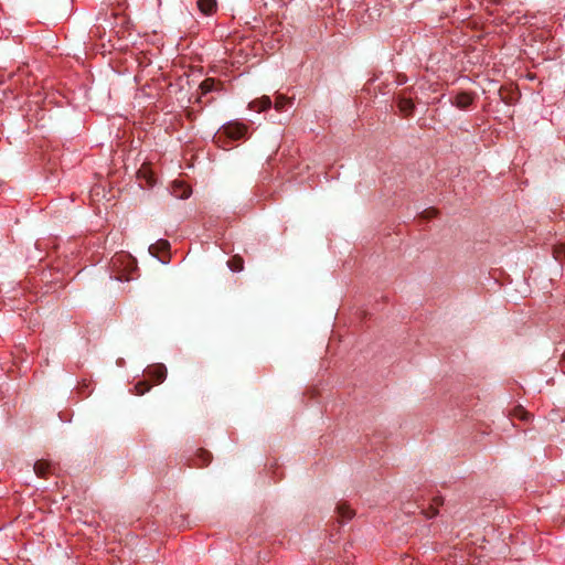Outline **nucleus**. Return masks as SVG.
<instances>
[{
	"label": "nucleus",
	"instance_id": "1a4fd4ad",
	"mask_svg": "<svg viewBox=\"0 0 565 565\" xmlns=\"http://www.w3.org/2000/svg\"><path fill=\"white\" fill-rule=\"evenodd\" d=\"M170 248V243L167 239L160 238L149 246V253L157 255L158 253L167 252Z\"/></svg>",
	"mask_w": 565,
	"mask_h": 565
},
{
	"label": "nucleus",
	"instance_id": "aec40b11",
	"mask_svg": "<svg viewBox=\"0 0 565 565\" xmlns=\"http://www.w3.org/2000/svg\"><path fill=\"white\" fill-rule=\"evenodd\" d=\"M230 267H231L232 271H239L243 268L242 265H239V267H234L232 264H230Z\"/></svg>",
	"mask_w": 565,
	"mask_h": 565
},
{
	"label": "nucleus",
	"instance_id": "0eeeda50",
	"mask_svg": "<svg viewBox=\"0 0 565 565\" xmlns=\"http://www.w3.org/2000/svg\"><path fill=\"white\" fill-rule=\"evenodd\" d=\"M216 0H198V8L205 15L213 14L216 10Z\"/></svg>",
	"mask_w": 565,
	"mask_h": 565
},
{
	"label": "nucleus",
	"instance_id": "6e6552de",
	"mask_svg": "<svg viewBox=\"0 0 565 565\" xmlns=\"http://www.w3.org/2000/svg\"><path fill=\"white\" fill-rule=\"evenodd\" d=\"M173 195L179 199H188L191 195V189L182 182H173Z\"/></svg>",
	"mask_w": 565,
	"mask_h": 565
},
{
	"label": "nucleus",
	"instance_id": "f8f14e48",
	"mask_svg": "<svg viewBox=\"0 0 565 565\" xmlns=\"http://www.w3.org/2000/svg\"><path fill=\"white\" fill-rule=\"evenodd\" d=\"M151 374L158 383H161L167 377V367L162 364L154 365L151 369Z\"/></svg>",
	"mask_w": 565,
	"mask_h": 565
},
{
	"label": "nucleus",
	"instance_id": "dca6fc26",
	"mask_svg": "<svg viewBox=\"0 0 565 565\" xmlns=\"http://www.w3.org/2000/svg\"><path fill=\"white\" fill-rule=\"evenodd\" d=\"M210 457L211 456H210V454L207 451L202 450L201 454L198 456V459H196L198 461H200V462H198V465H201V466L207 465L210 462V460H211Z\"/></svg>",
	"mask_w": 565,
	"mask_h": 565
},
{
	"label": "nucleus",
	"instance_id": "9d476101",
	"mask_svg": "<svg viewBox=\"0 0 565 565\" xmlns=\"http://www.w3.org/2000/svg\"><path fill=\"white\" fill-rule=\"evenodd\" d=\"M52 463L44 460H39L33 466L34 472L39 477H45L46 473H49L52 470Z\"/></svg>",
	"mask_w": 565,
	"mask_h": 565
},
{
	"label": "nucleus",
	"instance_id": "20e7f679",
	"mask_svg": "<svg viewBox=\"0 0 565 565\" xmlns=\"http://www.w3.org/2000/svg\"><path fill=\"white\" fill-rule=\"evenodd\" d=\"M475 100V95L472 93L459 92L455 95L452 99V104L459 109L468 108Z\"/></svg>",
	"mask_w": 565,
	"mask_h": 565
},
{
	"label": "nucleus",
	"instance_id": "f03ea898",
	"mask_svg": "<svg viewBox=\"0 0 565 565\" xmlns=\"http://www.w3.org/2000/svg\"><path fill=\"white\" fill-rule=\"evenodd\" d=\"M248 127L239 121H228L224 124L217 132V141L220 142L223 137L238 141L245 139L247 136Z\"/></svg>",
	"mask_w": 565,
	"mask_h": 565
},
{
	"label": "nucleus",
	"instance_id": "2eb2a0df",
	"mask_svg": "<svg viewBox=\"0 0 565 565\" xmlns=\"http://www.w3.org/2000/svg\"><path fill=\"white\" fill-rule=\"evenodd\" d=\"M513 415L522 420H527L531 416L522 406L515 407L513 411Z\"/></svg>",
	"mask_w": 565,
	"mask_h": 565
},
{
	"label": "nucleus",
	"instance_id": "9b49d317",
	"mask_svg": "<svg viewBox=\"0 0 565 565\" xmlns=\"http://www.w3.org/2000/svg\"><path fill=\"white\" fill-rule=\"evenodd\" d=\"M441 504H443V499L441 498H438V497L434 498L433 503L429 505L428 509L423 510V513L425 514V516L427 519H431L435 515H437V512H438L437 508L439 505H441Z\"/></svg>",
	"mask_w": 565,
	"mask_h": 565
},
{
	"label": "nucleus",
	"instance_id": "ddd939ff",
	"mask_svg": "<svg viewBox=\"0 0 565 565\" xmlns=\"http://www.w3.org/2000/svg\"><path fill=\"white\" fill-rule=\"evenodd\" d=\"M553 256L558 262L565 260V243L553 246Z\"/></svg>",
	"mask_w": 565,
	"mask_h": 565
},
{
	"label": "nucleus",
	"instance_id": "a211bd4d",
	"mask_svg": "<svg viewBox=\"0 0 565 565\" xmlns=\"http://www.w3.org/2000/svg\"><path fill=\"white\" fill-rule=\"evenodd\" d=\"M142 384L141 383H138L135 385V390H136V394L138 395H142L145 394V392H147L149 390V386H146L143 390L140 388Z\"/></svg>",
	"mask_w": 565,
	"mask_h": 565
},
{
	"label": "nucleus",
	"instance_id": "f257e3e1",
	"mask_svg": "<svg viewBox=\"0 0 565 565\" xmlns=\"http://www.w3.org/2000/svg\"><path fill=\"white\" fill-rule=\"evenodd\" d=\"M292 105H294V98H289L285 95L277 94L275 96L274 102L271 100V98L269 96L264 95L260 98H256V99L252 100L248 104V109L256 111V113H264V111L271 109V107H274V109L277 113H285L288 109H290L292 107Z\"/></svg>",
	"mask_w": 565,
	"mask_h": 565
},
{
	"label": "nucleus",
	"instance_id": "f3484780",
	"mask_svg": "<svg viewBox=\"0 0 565 565\" xmlns=\"http://www.w3.org/2000/svg\"><path fill=\"white\" fill-rule=\"evenodd\" d=\"M438 214V211L436 209H426L425 211L422 212L420 216L425 220H430L433 217H435L436 215Z\"/></svg>",
	"mask_w": 565,
	"mask_h": 565
},
{
	"label": "nucleus",
	"instance_id": "423d86ee",
	"mask_svg": "<svg viewBox=\"0 0 565 565\" xmlns=\"http://www.w3.org/2000/svg\"><path fill=\"white\" fill-rule=\"evenodd\" d=\"M397 106H398L399 113L404 117L411 116L413 114V111H414V108H415L412 99L408 98V97H405L403 95L398 96Z\"/></svg>",
	"mask_w": 565,
	"mask_h": 565
},
{
	"label": "nucleus",
	"instance_id": "6ab92c4d",
	"mask_svg": "<svg viewBox=\"0 0 565 565\" xmlns=\"http://www.w3.org/2000/svg\"><path fill=\"white\" fill-rule=\"evenodd\" d=\"M396 82H397V85H403L407 82V77L405 75L398 74Z\"/></svg>",
	"mask_w": 565,
	"mask_h": 565
},
{
	"label": "nucleus",
	"instance_id": "7ed1b4c3",
	"mask_svg": "<svg viewBox=\"0 0 565 565\" xmlns=\"http://www.w3.org/2000/svg\"><path fill=\"white\" fill-rule=\"evenodd\" d=\"M121 265L125 266V273H119L115 278L119 281H129L134 279L131 273L137 268L135 259L130 255L124 253L113 257L111 266L114 269H119Z\"/></svg>",
	"mask_w": 565,
	"mask_h": 565
},
{
	"label": "nucleus",
	"instance_id": "39448f33",
	"mask_svg": "<svg viewBox=\"0 0 565 565\" xmlns=\"http://www.w3.org/2000/svg\"><path fill=\"white\" fill-rule=\"evenodd\" d=\"M335 510L342 523L350 521L355 515L354 510L344 501L339 502Z\"/></svg>",
	"mask_w": 565,
	"mask_h": 565
},
{
	"label": "nucleus",
	"instance_id": "4468645a",
	"mask_svg": "<svg viewBox=\"0 0 565 565\" xmlns=\"http://www.w3.org/2000/svg\"><path fill=\"white\" fill-rule=\"evenodd\" d=\"M216 84L215 79L206 78L201 83L200 89L203 94H207L216 88Z\"/></svg>",
	"mask_w": 565,
	"mask_h": 565
},
{
	"label": "nucleus",
	"instance_id": "412c9836",
	"mask_svg": "<svg viewBox=\"0 0 565 565\" xmlns=\"http://www.w3.org/2000/svg\"><path fill=\"white\" fill-rule=\"evenodd\" d=\"M563 358L565 359V350H564V353H563Z\"/></svg>",
	"mask_w": 565,
	"mask_h": 565
}]
</instances>
